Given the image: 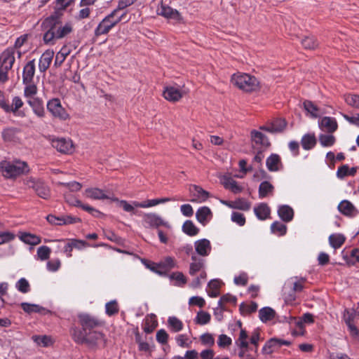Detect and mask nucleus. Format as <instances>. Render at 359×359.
<instances>
[{"label":"nucleus","instance_id":"79ce46f5","mask_svg":"<svg viewBox=\"0 0 359 359\" xmlns=\"http://www.w3.org/2000/svg\"><path fill=\"white\" fill-rule=\"evenodd\" d=\"M237 302V298L236 296H233L231 294H226L222 295L219 302L218 306L221 309V311H226V304L229 303L233 305H236Z\"/></svg>","mask_w":359,"mask_h":359},{"label":"nucleus","instance_id":"423d86ee","mask_svg":"<svg viewBox=\"0 0 359 359\" xmlns=\"http://www.w3.org/2000/svg\"><path fill=\"white\" fill-rule=\"evenodd\" d=\"M117 13L118 9L114 10L98 24L97 27L95 29V36L107 34L113 27L121 22L123 15L117 16Z\"/></svg>","mask_w":359,"mask_h":359},{"label":"nucleus","instance_id":"72a5a7b5","mask_svg":"<svg viewBox=\"0 0 359 359\" xmlns=\"http://www.w3.org/2000/svg\"><path fill=\"white\" fill-rule=\"evenodd\" d=\"M254 212L257 217L260 220H265L269 217L271 210L266 203H259L254 208Z\"/></svg>","mask_w":359,"mask_h":359},{"label":"nucleus","instance_id":"bf43d9fd","mask_svg":"<svg viewBox=\"0 0 359 359\" xmlns=\"http://www.w3.org/2000/svg\"><path fill=\"white\" fill-rule=\"evenodd\" d=\"M175 264V259L171 257H167L158 264L160 270L163 271V273L172 269Z\"/></svg>","mask_w":359,"mask_h":359},{"label":"nucleus","instance_id":"13d9d810","mask_svg":"<svg viewBox=\"0 0 359 359\" xmlns=\"http://www.w3.org/2000/svg\"><path fill=\"white\" fill-rule=\"evenodd\" d=\"M119 307L116 300H111L105 304V312L109 316L118 313Z\"/></svg>","mask_w":359,"mask_h":359},{"label":"nucleus","instance_id":"2eb2a0df","mask_svg":"<svg viewBox=\"0 0 359 359\" xmlns=\"http://www.w3.org/2000/svg\"><path fill=\"white\" fill-rule=\"evenodd\" d=\"M52 146L62 154H72L74 145L71 140L65 138H56L52 140Z\"/></svg>","mask_w":359,"mask_h":359},{"label":"nucleus","instance_id":"052dcab7","mask_svg":"<svg viewBox=\"0 0 359 359\" xmlns=\"http://www.w3.org/2000/svg\"><path fill=\"white\" fill-rule=\"evenodd\" d=\"M302 44L306 49H314L318 45V41L313 36L304 37L302 40Z\"/></svg>","mask_w":359,"mask_h":359},{"label":"nucleus","instance_id":"dca6fc26","mask_svg":"<svg viewBox=\"0 0 359 359\" xmlns=\"http://www.w3.org/2000/svg\"><path fill=\"white\" fill-rule=\"evenodd\" d=\"M287 126V122L284 118H277L273 120L269 125L262 126L259 129L271 133L283 132Z\"/></svg>","mask_w":359,"mask_h":359},{"label":"nucleus","instance_id":"f8f14e48","mask_svg":"<svg viewBox=\"0 0 359 359\" xmlns=\"http://www.w3.org/2000/svg\"><path fill=\"white\" fill-rule=\"evenodd\" d=\"M356 313L353 309H346L343 313V320L348 327L350 334L359 341V330L354 325V320L356 317Z\"/></svg>","mask_w":359,"mask_h":359},{"label":"nucleus","instance_id":"774afa93","mask_svg":"<svg viewBox=\"0 0 359 359\" xmlns=\"http://www.w3.org/2000/svg\"><path fill=\"white\" fill-rule=\"evenodd\" d=\"M346 102L348 105L359 109V95H349L346 97Z\"/></svg>","mask_w":359,"mask_h":359},{"label":"nucleus","instance_id":"c85d7f7f","mask_svg":"<svg viewBox=\"0 0 359 359\" xmlns=\"http://www.w3.org/2000/svg\"><path fill=\"white\" fill-rule=\"evenodd\" d=\"M248 337L247 332L245 330L241 329L238 339V346L243 349L238 353L239 357L242 359H245L247 355L245 352L248 348V342L247 341Z\"/></svg>","mask_w":359,"mask_h":359},{"label":"nucleus","instance_id":"a18cd8bd","mask_svg":"<svg viewBox=\"0 0 359 359\" xmlns=\"http://www.w3.org/2000/svg\"><path fill=\"white\" fill-rule=\"evenodd\" d=\"M70 54V50L67 46H63L60 50L56 54L55 66L60 67L64 62L66 57Z\"/></svg>","mask_w":359,"mask_h":359},{"label":"nucleus","instance_id":"09e8293b","mask_svg":"<svg viewBox=\"0 0 359 359\" xmlns=\"http://www.w3.org/2000/svg\"><path fill=\"white\" fill-rule=\"evenodd\" d=\"M20 306L22 310L27 313H43V311H46V309L38 304H32L26 302L22 303Z\"/></svg>","mask_w":359,"mask_h":359},{"label":"nucleus","instance_id":"864d4df0","mask_svg":"<svg viewBox=\"0 0 359 359\" xmlns=\"http://www.w3.org/2000/svg\"><path fill=\"white\" fill-rule=\"evenodd\" d=\"M251 204L246 199L241 198L233 201L231 208L248 211L250 209Z\"/></svg>","mask_w":359,"mask_h":359},{"label":"nucleus","instance_id":"6ab92c4d","mask_svg":"<svg viewBox=\"0 0 359 359\" xmlns=\"http://www.w3.org/2000/svg\"><path fill=\"white\" fill-rule=\"evenodd\" d=\"M196 252L201 256H208L211 252V244L209 240L203 238L198 240L194 243Z\"/></svg>","mask_w":359,"mask_h":359},{"label":"nucleus","instance_id":"f3484780","mask_svg":"<svg viewBox=\"0 0 359 359\" xmlns=\"http://www.w3.org/2000/svg\"><path fill=\"white\" fill-rule=\"evenodd\" d=\"M143 222L146 227L158 228L161 226H167V222L156 213L144 214Z\"/></svg>","mask_w":359,"mask_h":359},{"label":"nucleus","instance_id":"4c0bfd02","mask_svg":"<svg viewBox=\"0 0 359 359\" xmlns=\"http://www.w3.org/2000/svg\"><path fill=\"white\" fill-rule=\"evenodd\" d=\"M314 321L313 316L309 313H304L302 319L296 322L297 325L299 328V332H294V334L303 335L304 333V323H313Z\"/></svg>","mask_w":359,"mask_h":359},{"label":"nucleus","instance_id":"9b49d317","mask_svg":"<svg viewBox=\"0 0 359 359\" xmlns=\"http://www.w3.org/2000/svg\"><path fill=\"white\" fill-rule=\"evenodd\" d=\"M290 344L291 342L290 341L271 338L265 343L262 352L264 355H271L273 353L278 352L282 346H288Z\"/></svg>","mask_w":359,"mask_h":359},{"label":"nucleus","instance_id":"aec40b11","mask_svg":"<svg viewBox=\"0 0 359 359\" xmlns=\"http://www.w3.org/2000/svg\"><path fill=\"white\" fill-rule=\"evenodd\" d=\"M163 95L164 98L170 102H177L183 96L182 92L173 86L165 87Z\"/></svg>","mask_w":359,"mask_h":359},{"label":"nucleus","instance_id":"8fccbe9b","mask_svg":"<svg viewBox=\"0 0 359 359\" xmlns=\"http://www.w3.org/2000/svg\"><path fill=\"white\" fill-rule=\"evenodd\" d=\"M271 231L278 236H284L287 232V226L278 221H276L271 225Z\"/></svg>","mask_w":359,"mask_h":359},{"label":"nucleus","instance_id":"b1692460","mask_svg":"<svg viewBox=\"0 0 359 359\" xmlns=\"http://www.w3.org/2000/svg\"><path fill=\"white\" fill-rule=\"evenodd\" d=\"M191 260L192 262L190 264L189 273L191 276H194L197 273L204 269L205 260L198 257L196 255H192Z\"/></svg>","mask_w":359,"mask_h":359},{"label":"nucleus","instance_id":"f257e3e1","mask_svg":"<svg viewBox=\"0 0 359 359\" xmlns=\"http://www.w3.org/2000/svg\"><path fill=\"white\" fill-rule=\"evenodd\" d=\"M78 320L81 327H74L72 329V336L75 343L84 344L92 349L104 347L106 339L100 330L104 321L88 313L79 314Z\"/></svg>","mask_w":359,"mask_h":359},{"label":"nucleus","instance_id":"680f3d73","mask_svg":"<svg viewBox=\"0 0 359 359\" xmlns=\"http://www.w3.org/2000/svg\"><path fill=\"white\" fill-rule=\"evenodd\" d=\"M319 142L323 147H331L335 142V137L332 135L322 134L319 136Z\"/></svg>","mask_w":359,"mask_h":359},{"label":"nucleus","instance_id":"473e14b6","mask_svg":"<svg viewBox=\"0 0 359 359\" xmlns=\"http://www.w3.org/2000/svg\"><path fill=\"white\" fill-rule=\"evenodd\" d=\"M222 184L225 189H229L233 194L242 192L243 187L238 184L237 182L231 177L224 176L222 180Z\"/></svg>","mask_w":359,"mask_h":359},{"label":"nucleus","instance_id":"c9c22d12","mask_svg":"<svg viewBox=\"0 0 359 359\" xmlns=\"http://www.w3.org/2000/svg\"><path fill=\"white\" fill-rule=\"evenodd\" d=\"M212 217V212L207 206H203L198 209L196 213V217L198 222L205 225L208 220V217Z\"/></svg>","mask_w":359,"mask_h":359},{"label":"nucleus","instance_id":"a19ab883","mask_svg":"<svg viewBox=\"0 0 359 359\" xmlns=\"http://www.w3.org/2000/svg\"><path fill=\"white\" fill-rule=\"evenodd\" d=\"M25 85L24 89V96L27 99V100H34L37 98L35 95L37 94L38 88L36 86L34 83V81L32 83H23Z\"/></svg>","mask_w":359,"mask_h":359},{"label":"nucleus","instance_id":"5701e85b","mask_svg":"<svg viewBox=\"0 0 359 359\" xmlns=\"http://www.w3.org/2000/svg\"><path fill=\"white\" fill-rule=\"evenodd\" d=\"M27 104L32 108L34 114L39 118H43L45 116V109L43 107V100L38 97L34 100H27Z\"/></svg>","mask_w":359,"mask_h":359},{"label":"nucleus","instance_id":"e433bc0d","mask_svg":"<svg viewBox=\"0 0 359 359\" xmlns=\"http://www.w3.org/2000/svg\"><path fill=\"white\" fill-rule=\"evenodd\" d=\"M19 133L18 128L9 127L3 130L1 135L5 142H15Z\"/></svg>","mask_w":359,"mask_h":359},{"label":"nucleus","instance_id":"c03bdc74","mask_svg":"<svg viewBox=\"0 0 359 359\" xmlns=\"http://www.w3.org/2000/svg\"><path fill=\"white\" fill-rule=\"evenodd\" d=\"M182 231L184 233L189 236H196L199 229L195 226L191 220H187L182 225Z\"/></svg>","mask_w":359,"mask_h":359},{"label":"nucleus","instance_id":"338daca9","mask_svg":"<svg viewBox=\"0 0 359 359\" xmlns=\"http://www.w3.org/2000/svg\"><path fill=\"white\" fill-rule=\"evenodd\" d=\"M142 262L144 264V265L147 268L149 269L151 271L156 272L159 274H162L163 271L160 270L158 264L154 263L151 261L143 259L142 260Z\"/></svg>","mask_w":359,"mask_h":359},{"label":"nucleus","instance_id":"49530a36","mask_svg":"<svg viewBox=\"0 0 359 359\" xmlns=\"http://www.w3.org/2000/svg\"><path fill=\"white\" fill-rule=\"evenodd\" d=\"M20 239L25 243L32 245H36L41 243V238L39 236L29 233H21Z\"/></svg>","mask_w":359,"mask_h":359},{"label":"nucleus","instance_id":"ddd939ff","mask_svg":"<svg viewBox=\"0 0 359 359\" xmlns=\"http://www.w3.org/2000/svg\"><path fill=\"white\" fill-rule=\"evenodd\" d=\"M189 191L191 196L190 201L193 203L205 202L210 196L209 192L204 190L200 186L195 184H191L189 187Z\"/></svg>","mask_w":359,"mask_h":359},{"label":"nucleus","instance_id":"58836bf2","mask_svg":"<svg viewBox=\"0 0 359 359\" xmlns=\"http://www.w3.org/2000/svg\"><path fill=\"white\" fill-rule=\"evenodd\" d=\"M301 144L304 149L310 150L316 144V139L314 134H306L301 140Z\"/></svg>","mask_w":359,"mask_h":359},{"label":"nucleus","instance_id":"20e7f679","mask_svg":"<svg viewBox=\"0 0 359 359\" xmlns=\"http://www.w3.org/2000/svg\"><path fill=\"white\" fill-rule=\"evenodd\" d=\"M0 169L6 178H15L29 172V166L25 161H14L13 162L3 161L0 163Z\"/></svg>","mask_w":359,"mask_h":359},{"label":"nucleus","instance_id":"a878e982","mask_svg":"<svg viewBox=\"0 0 359 359\" xmlns=\"http://www.w3.org/2000/svg\"><path fill=\"white\" fill-rule=\"evenodd\" d=\"M53 55V50H46L42 54L39 62V69L41 72H45L49 68Z\"/></svg>","mask_w":359,"mask_h":359},{"label":"nucleus","instance_id":"4d7b16f0","mask_svg":"<svg viewBox=\"0 0 359 359\" xmlns=\"http://www.w3.org/2000/svg\"><path fill=\"white\" fill-rule=\"evenodd\" d=\"M257 307L258 306L257 303L251 302L250 304H241L239 309L242 314H250L255 312L257 309Z\"/></svg>","mask_w":359,"mask_h":359},{"label":"nucleus","instance_id":"6e6d98bb","mask_svg":"<svg viewBox=\"0 0 359 359\" xmlns=\"http://www.w3.org/2000/svg\"><path fill=\"white\" fill-rule=\"evenodd\" d=\"M177 344L182 348H189L192 344L191 340L186 334H178L175 337Z\"/></svg>","mask_w":359,"mask_h":359},{"label":"nucleus","instance_id":"2f4dec72","mask_svg":"<svg viewBox=\"0 0 359 359\" xmlns=\"http://www.w3.org/2000/svg\"><path fill=\"white\" fill-rule=\"evenodd\" d=\"M65 11L61 10L59 8H57L55 6L54 11L51 15L48 17H47L42 22V26L47 25H51L54 23L57 22H62L61 19L62 17L64 15Z\"/></svg>","mask_w":359,"mask_h":359},{"label":"nucleus","instance_id":"1a4fd4ad","mask_svg":"<svg viewBox=\"0 0 359 359\" xmlns=\"http://www.w3.org/2000/svg\"><path fill=\"white\" fill-rule=\"evenodd\" d=\"M47 109L55 118L60 121L69 119V114L62 106L61 102L58 98L50 100L47 102Z\"/></svg>","mask_w":359,"mask_h":359},{"label":"nucleus","instance_id":"603ef678","mask_svg":"<svg viewBox=\"0 0 359 359\" xmlns=\"http://www.w3.org/2000/svg\"><path fill=\"white\" fill-rule=\"evenodd\" d=\"M168 323L170 330L174 332H178L183 329V323L177 317L171 316L168 319Z\"/></svg>","mask_w":359,"mask_h":359},{"label":"nucleus","instance_id":"bb28decb","mask_svg":"<svg viewBox=\"0 0 359 359\" xmlns=\"http://www.w3.org/2000/svg\"><path fill=\"white\" fill-rule=\"evenodd\" d=\"M267 169L271 172H277L282 167L280 157L276 154H271L266 159Z\"/></svg>","mask_w":359,"mask_h":359},{"label":"nucleus","instance_id":"cd10ccee","mask_svg":"<svg viewBox=\"0 0 359 359\" xmlns=\"http://www.w3.org/2000/svg\"><path fill=\"white\" fill-rule=\"evenodd\" d=\"M278 215L285 222H290L293 219L294 210L288 205H282L278 207Z\"/></svg>","mask_w":359,"mask_h":359},{"label":"nucleus","instance_id":"e2e57ef3","mask_svg":"<svg viewBox=\"0 0 359 359\" xmlns=\"http://www.w3.org/2000/svg\"><path fill=\"white\" fill-rule=\"evenodd\" d=\"M51 250L49 247L43 245L38 248L37 256L41 261H45L49 259Z\"/></svg>","mask_w":359,"mask_h":359},{"label":"nucleus","instance_id":"f03ea898","mask_svg":"<svg viewBox=\"0 0 359 359\" xmlns=\"http://www.w3.org/2000/svg\"><path fill=\"white\" fill-rule=\"evenodd\" d=\"M46 29L43 40L46 45H55L57 40L62 39L74 31L72 22H57L42 26Z\"/></svg>","mask_w":359,"mask_h":359},{"label":"nucleus","instance_id":"a211bd4d","mask_svg":"<svg viewBox=\"0 0 359 359\" xmlns=\"http://www.w3.org/2000/svg\"><path fill=\"white\" fill-rule=\"evenodd\" d=\"M24 105L22 98L19 96H15L12 99L11 104H8L6 113H13L15 116L25 117V113L20 110Z\"/></svg>","mask_w":359,"mask_h":359},{"label":"nucleus","instance_id":"f704fd0d","mask_svg":"<svg viewBox=\"0 0 359 359\" xmlns=\"http://www.w3.org/2000/svg\"><path fill=\"white\" fill-rule=\"evenodd\" d=\"M329 243L334 249L340 248L346 241V237L342 233H332L328 238Z\"/></svg>","mask_w":359,"mask_h":359},{"label":"nucleus","instance_id":"ea45409f","mask_svg":"<svg viewBox=\"0 0 359 359\" xmlns=\"http://www.w3.org/2000/svg\"><path fill=\"white\" fill-rule=\"evenodd\" d=\"M303 105L304 109L310 114L311 117L316 118L320 116V110L313 102L305 100Z\"/></svg>","mask_w":359,"mask_h":359},{"label":"nucleus","instance_id":"9d476101","mask_svg":"<svg viewBox=\"0 0 359 359\" xmlns=\"http://www.w3.org/2000/svg\"><path fill=\"white\" fill-rule=\"evenodd\" d=\"M84 195L86 198L93 200H110L114 202L120 201L111 191L103 190L97 187H90L85 190Z\"/></svg>","mask_w":359,"mask_h":359},{"label":"nucleus","instance_id":"de8ad7c7","mask_svg":"<svg viewBox=\"0 0 359 359\" xmlns=\"http://www.w3.org/2000/svg\"><path fill=\"white\" fill-rule=\"evenodd\" d=\"M275 316V311L270 307H264L259 311V319L265 323L272 320Z\"/></svg>","mask_w":359,"mask_h":359},{"label":"nucleus","instance_id":"69168bd1","mask_svg":"<svg viewBox=\"0 0 359 359\" xmlns=\"http://www.w3.org/2000/svg\"><path fill=\"white\" fill-rule=\"evenodd\" d=\"M16 288L22 293H27L30 290V285L29 282L24 278H20L16 283Z\"/></svg>","mask_w":359,"mask_h":359},{"label":"nucleus","instance_id":"7c9ffc66","mask_svg":"<svg viewBox=\"0 0 359 359\" xmlns=\"http://www.w3.org/2000/svg\"><path fill=\"white\" fill-rule=\"evenodd\" d=\"M251 139L256 144H260L264 147H269L271 144L267 137L262 133L253 130L250 133Z\"/></svg>","mask_w":359,"mask_h":359},{"label":"nucleus","instance_id":"0eeeda50","mask_svg":"<svg viewBox=\"0 0 359 359\" xmlns=\"http://www.w3.org/2000/svg\"><path fill=\"white\" fill-rule=\"evenodd\" d=\"M172 199L170 198H154L144 201L142 202L133 201V205L128 203L126 201L121 200L120 201V205L122 206L123 209L128 212H132L135 214V207L136 208H147L153 206H156L161 203H164L166 202L171 201Z\"/></svg>","mask_w":359,"mask_h":359},{"label":"nucleus","instance_id":"6e6552de","mask_svg":"<svg viewBox=\"0 0 359 359\" xmlns=\"http://www.w3.org/2000/svg\"><path fill=\"white\" fill-rule=\"evenodd\" d=\"M26 185L32 189L36 195L43 199H48L50 196L49 187L41 180L30 177L26 180Z\"/></svg>","mask_w":359,"mask_h":359},{"label":"nucleus","instance_id":"3c124183","mask_svg":"<svg viewBox=\"0 0 359 359\" xmlns=\"http://www.w3.org/2000/svg\"><path fill=\"white\" fill-rule=\"evenodd\" d=\"M32 339L37 345L43 347H47L53 344L51 337L47 335H33Z\"/></svg>","mask_w":359,"mask_h":359},{"label":"nucleus","instance_id":"c756f323","mask_svg":"<svg viewBox=\"0 0 359 359\" xmlns=\"http://www.w3.org/2000/svg\"><path fill=\"white\" fill-rule=\"evenodd\" d=\"M67 201L69 203H71L72 205L81 208L82 210L88 212L91 215H93L95 217H99L102 215V213L100 210L94 208L93 207H92L88 204L83 203L79 199L74 198L72 202H70L69 201Z\"/></svg>","mask_w":359,"mask_h":359},{"label":"nucleus","instance_id":"393cba45","mask_svg":"<svg viewBox=\"0 0 359 359\" xmlns=\"http://www.w3.org/2000/svg\"><path fill=\"white\" fill-rule=\"evenodd\" d=\"M339 211L345 216L354 217L358 213V211L355 206L348 201H342L338 205Z\"/></svg>","mask_w":359,"mask_h":359},{"label":"nucleus","instance_id":"5fc2aeb1","mask_svg":"<svg viewBox=\"0 0 359 359\" xmlns=\"http://www.w3.org/2000/svg\"><path fill=\"white\" fill-rule=\"evenodd\" d=\"M209 291L208 295L211 297H217L219 294L220 281L215 279L212 280L208 283Z\"/></svg>","mask_w":359,"mask_h":359},{"label":"nucleus","instance_id":"7ed1b4c3","mask_svg":"<svg viewBox=\"0 0 359 359\" xmlns=\"http://www.w3.org/2000/svg\"><path fill=\"white\" fill-rule=\"evenodd\" d=\"M231 83L245 93H253L259 90L260 83L252 75L246 73L238 72L233 74L231 78Z\"/></svg>","mask_w":359,"mask_h":359},{"label":"nucleus","instance_id":"4468645a","mask_svg":"<svg viewBox=\"0 0 359 359\" xmlns=\"http://www.w3.org/2000/svg\"><path fill=\"white\" fill-rule=\"evenodd\" d=\"M157 14L175 22H179L182 20L180 13L176 9L163 4L157 8Z\"/></svg>","mask_w":359,"mask_h":359},{"label":"nucleus","instance_id":"412c9836","mask_svg":"<svg viewBox=\"0 0 359 359\" xmlns=\"http://www.w3.org/2000/svg\"><path fill=\"white\" fill-rule=\"evenodd\" d=\"M35 74V63L34 60L29 61L23 68L22 72V83H32L34 81Z\"/></svg>","mask_w":359,"mask_h":359},{"label":"nucleus","instance_id":"37998d69","mask_svg":"<svg viewBox=\"0 0 359 359\" xmlns=\"http://www.w3.org/2000/svg\"><path fill=\"white\" fill-rule=\"evenodd\" d=\"M274 187L268 181L262 182L259 187V197L264 198L268 195L273 194Z\"/></svg>","mask_w":359,"mask_h":359},{"label":"nucleus","instance_id":"39448f33","mask_svg":"<svg viewBox=\"0 0 359 359\" xmlns=\"http://www.w3.org/2000/svg\"><path fill=\"white\" fill-rule=\"evenodd\" d=\"M15 48H7L0 54V81L8 80V71L15 62Z\"/></svg>","mask_w":359,"mask_h":359},{"label":"nucleus","instance_id":"4be33fe9","mask_svg":"<svg viewBox=\"0 0 359 359\" xmlns=\"http://www.w3.org/2000/svg\"><path fill=\"white\" fill-rule=\"evenodd\" d=\"M319 127L322 130L327 133H333L337 129V123L335 118L325 116L319 122Z\"/></svg>","mask_w":359,"mask_h":359},{"label":"nucleus","instance_id":"0e129e2a","mask_svg":"<svg viewBox=\"0 0 359 359\" xmlns=\"http://www.w3.org/2000/svg\"><path fill=\"white\" fill-rule=\"evenodd\" d=\"M210 315L205 311H199L196 317V323L199 325H205L210 321Z\"/></svg>","mask_w":359,"mask_h":359}]
</instances>
